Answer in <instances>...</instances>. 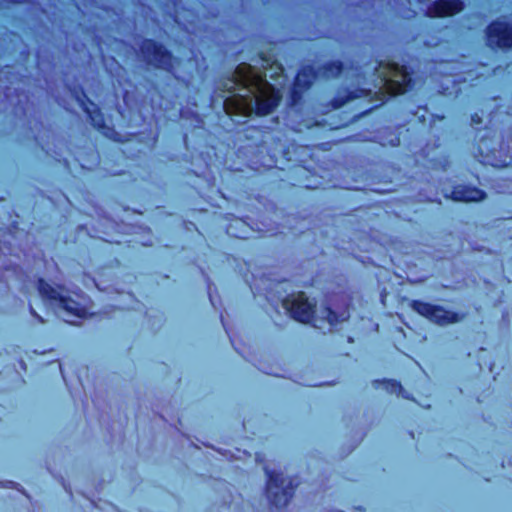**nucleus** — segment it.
Wrapping results in <instances>:
<instances>
[{
  "instance_id": "f257e3e1",
  "label": "nucleus",
  "mask_w": 512,
  "mask_h": 512,
  "mask_svg": "<svg viewBox=\"0 0 512 512\" xmlns=\"http://www.w3.org/2000/svg\"><path fill=\"white\" fill-rule=\"evenodd\" d=\"M233 82L249 90L253 98L234 95L224 100V110L229 115L249 117L256 113L264 116L272 113L279 104L280 96L257 69L248 63L239 64L233 73Z\"/></svg>"
},
{
  "instance_id": "f03ea898",
  "label": "nucleus",
  "mask_w": 512,
  "mask_h": 512,
  "mask_svg": "<svg viewBox=\"0 0 512 512\" xmlns=\"http://www.w3.org/2000/svg\"><path fill=\"white\" fill-rule=\"evenodd\" d=\"M37 287L41 296L49 300L50 305L55 309V313L59 318L66 323L79 325L74 318L85 317L86 310L72 299L63 287H54L43 279L38 281Z\"/></svg>"
},
{
  "instance_id": "7ed1b4c3",
  "label": "nucleus",
  "mask_w": 512,
  "mask_h": 512,
  "mask_svg": "<svg viewBox=\"0 0 512 512\" xmlns=\"http://www.w3.org/2000/svg\"><path fill=\"white\" fill-rule=\"evenodd\" d=\"M266 475L265 496L270 505V512H279L285 508L294 495L299 482L285 476L282 472L264 467Z\"/></svg>"
},
{
  "instance_id": "20e7f679",
  "label": "nucleus",
  "mask_w": 512,
  "mask_h": 512,
  "mask_svg": "<svg viewBox=\"0 0 512 512\" xmlns=\"http://www.w3.org/2000/svg\"><path fill=\"white\" fill-rule=\"evenodd\" d=\"M343 71V64L341 61L327 62L323 65L305 66L297 74L294 82V87L291 92V97L294 102L301 98V91L308 89L315 80L323 79L329 80L338 77Z\"/></svg>"
},
{
  "instance_id": "39448f33",
  "label": "nucleus",
  "mask_w": 512,
  "mask_h": 512,
  "mask_svg": "<svg viewBox=\"0 0 512 512\" xmlns=\"http://www.w3.org/2000/svg\"><path fill=\"white\" fill-rule=\"evenodd\" d=\"M139 58L146 65L155 69L171 72L173 70V56L162 44L145 39L139 45Z\"/></svg>"
},
{
  "instance_id": "423d86ee",
  "label": "nucleus",
  "mask_w": 512,
  "mask_h": 512,
  "mask_svg": "<svg viewBox=\"0 0 512 512\" xmlns=\"http://www.w3.org/2000/svg\"><path fill=\"white\" fill-rule=\"evenodd\" d=\"M410 307L419 315L440 326L458 323L465 317L464 314L448 311L440 305H433L419 300L411 301Z\"/></svg>"
},
{
  "instance_id": "0eeeda50",
  "label": "nucleus",
  "mask_w": 512,
  "mask_h": 512,
  "mask_svg": "<svg viewBox=\"0 0 512 512\" xmlns=\"http://www.w3.org/2000/svg\"><path fill=\"white\" fill-rule=\"evenodd\" d=\"M282 305L290 316L298 322L309 323L314 315V304L309 302L303 292L286 296Z\"/></svg>"
},
{
  "instance_id": "6e6552de",
  "label": "nucleus",
  "mask_w": 512,
  "mask_h": 512,
  "mask_svg": "<svg viewBox=\"0 0 512 512\" xmlns=\"http://www.w3.org/2000/svg\"><path fill=\"white\" fill-rule=\"evenodd\" d=\"M487 45L492 48L508 50L512 48V23L494 21L486 28Z\"/></svg>"
},
{
  "instance_id": "1a4fd4ad",
  "label": "nucleus",
  "mask_w": 512,
  "mask_h": 512,
  "mask_svg": "<svg viewBox=\"0 0 512 512\" xmlns=\"http://www.w3.org/2000/svg\"><path fill=\"white\" fill-rule=\"evenodd\" d=\"M391 74L392 77L385 79L383 84V89L389 96L403 94L412 88L413 81L406 67L393 64Z\"/></svg>"
},
{
  "instance_id": "9d476101",
  "label": "nucleus",
  "mask_w": 512,
  "mask_h": 512,
  "mask_svg": "<svg viewBox=\"0 0 512 512\" xmlns=\"http://www.w3.org/2000/svg\"><path fill=\"white\" fill-rule=\"evenodd\" d=\"M464 9L461 0H436L428 7L430 17H446L459 13Z\"/></svg>"
},
{
  "instance_id": "9b49d317",
  "label": "nucleus",
  "mask_w": 512,
  "mask_h": 512,
  "mask_svg": "<svg viewBox=\"0 0 512 512\" xmlns=\"http://www.w3.org/2000/svg\"><path fill=\"white\" fill-rule=\"evenodd\" d=\"M448 197L456 202H478L485 199L486 193L476 187L458 185Z\"/></svg>"
},
{
  "instance_id": "f8f14e48",
  "label": "nucleus",
  "mask_w": 512,
  "mask_h": 512,
  "mask_svg": "<svg viewBox=\"0 0 512 512\" xmlns=\"http://www.w3.org/2000/svg\"><path fill=\"white\" fill-rule=\"evenodd\" d=\"M320 318L326 320L331 326H335L340 322L347 321L350 318V313L347 309L336 311L331 307H326L321 311Z\"/></svg>"
},
{
  "instance_id": "ddd939ff",
  "label": "nucleus",
  "mask_w": 512,
  "mask_h": 512,
  "mask_svg": "<svg viewBox=\"0 0 512 512\" xmlns=\"http://www.w3.org/2000/svg\"><path fill=\"white\" fill-rule=\"evenodd\" d=\"M362 93H363L362 90L345 91L344 95H338L337 97H335L332 100V107L334 109L341 108L342 106H344L349 101L361 97Z\"/></svg>"
},
{
  "instance_id": "4468645a",
  "label": "nucleus",
  "mask_w": 512,
  "mask_h": 512,
  "mask_svg": "<svg viewBox=\"0 0 512 512\" xmlns=\"http://www.w3.org/2000/svg\"><path fill=\"white\" fill-rule=\"evenodd\" d=\"M382 383L385 385V389L389 393L398 394V392H403L402 385L395 380H383Z\"/></svg>"
},
{
  "instance_id": "2eb2a0df",
  "label": "nucleus",
  "mask_w": 512,
  "mask_h": 512,
  "mask_svg": "<svg viewBox=\"0 0 512 512\" xmlns=\"http://www.w3.org/2000/svg\"><path fill=\"white\" fill-rule=\"evenodd\" d=\"M77 102L80 104V106L83 108V110L86 112V113H90V110L89 108L85 105L84 103V99H86L91 105H94L88 98L87 96L85 95L84 92L81 93V95H78L76 94L75 96Z\"/></svg>"
},
{
  "instance_id": "dca6fc26",
  "label": "nucleus",
  "mask_w": 512,
  "mask_h": 512,
  "mask_svg": "<svg viewBox=\"0 0 512 512\" xmlns=\"http://www.w3.org/2000/svg\"><path fill=\"white\" fill-rule=\"evenodd\" d=\"M486 144H487V139H485L484 137L481 138L479 141V152L481 154H483L485 152L488 153L490 151Z\"/></svg>"
},
{
  "instance_id": "f3484780",
  "label": "nucleus",
  "mask_w": 512,
  "mask_h": 512,
  "mask_svg": "<svg viewBox=\"0 0 512 512\" xmlns=\"http://www.w3.org/2000/svg\"><path fill=\"white\" fill-rule=\"evenodd\" d=\"M482 122V118L478 114H474L471 116V124L473 126L478 125Z\"/></svg>"
},
{
  "instance_id": "a211bd4d",
  "label": "nucleus",
  "mask_w": 512,
  "mask_h": 512,
  "mask_svg": "<svg viewBox=\"0 0 512 512\" xmlns=\"http://www.w3.org/2000/svg\"><path fill=\"white\" fill-rule=\"evenodd\" d=\"M29 311L33 317L38 319L39 322L45 323V320L40 315L37 314V312L34 310L32 306L29 307Z\"/></svg>"
},
{
  "instance_id": "6ab92c4d",
  "label": "nucleus",
  "mask_w": 512,
  "mask_h": 512,
  "mask_svg": "<svg viewBox=\"0 0 512 512\" xmlns=\"http://www.w3.org/2000/svg\"><path fill=\"white\" fill-rule=\"evenodd\" d=\"M398 395H401L405 399L413 400V398L410 396V394H408L404 389H403V392H398Z\"/></svg>"
},
{
  "instance_id": "aec40b11",
  "label": "nucleus",
  "mask_w": 512,
  "mask_h": 512,
  "mask_svg": "<svg viewBox=\"0 0 512 512\" xmlns=\"http://www.w3.org/2000/svg\"><path fill=\"white\" fill-rule=\"evenodd\" d=\"M256 461H258V462L262 461V457L260 454H256Z\"/></svg>"
},
{
  "instance_id": "412c9836",
  "label": "nucleus",
  "mask_w": 512,
  "mask_h": 512,
  "mask_svg": "<svg viewBox=\"0 0 512 512\" xmlns=\"http://www.w3.org/2000/svg\"><path fill=\"white\" fill-rule=\"evenodd\" d=\"M348 342L353 343V342H354L353 337L349 336V337H348Z\"/></svg>"
},
{
  "instance_id": "4be33fe9",
  "label": "nucleus",
  "mask_w": 512,
  "mask_h": 512,
  "mask_svg": "<svg viewBox=\"0 0 512 512\" xmlns=\"http://www.w3.org/2000/svg\"><path fill=\"white\" fill-rule=\"evenodd\" d=\"M265 373L268 374V375H274L272 372L265 371Z\"/></svg>"
},
{
  "instance_id": "5701e85b",
  "label": "nucleus",
  "mask_w": 512,
  "mask_h": 512,
  "mask_svg": "<svg viewBox=\"0 0 512 512\" xmlns=\"http://www.w3.org/2000/svg\"><path fill=\"white\" fill-rule=\"evenodd\" d=\"M355 509L360 510V511H362V510H363V508H362V507H356Z\"/></svg>"
},
{
  "instance_id": "b1692460",
  "label": "nucleus",
  "mask_w": 512,
  "mask_h": 512,
  "mask_svg": "<svg viewBox=\"0 0 512 512\" xmlns=\"http://www.w3.org/2000/svg\"><path fill=\"white\" fill-rule=\"evenodd\" d=\"M333 383L331 382H328V383H324L323 385H332Z\"/></svg>"
},
{
  "instance_id": "393cba45",
  "label": "nucleus",
  "mask_w": 512,
  "mask_h": 512,
  "mask_svg": "<svg viewBox=\"0 0 512 512\" xmlns=\"http://www.w3.org/2000/svg\"><path fill=\"white\" fill-rule=\"evenodd\" d=\"M313 326L319 328V326L316 323H313Z\"/></svg>"
}]
</instances>
